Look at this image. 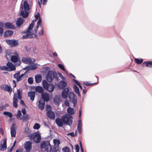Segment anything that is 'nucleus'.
<instances>
[{
    "mask_svg": "<svg viewBox=\"0 0 152 152\" xmlns=\"http://www.w3.org/2000/svg\"><path fill=\"white\" fill-rule=\"evenodd\" d=\"M30 66H31V67L30 68H29L30 70H34L37 68V66H36V65L35 64L30 65Z\"/></svg>",
    "mask_w": 152,
    "mask_h": 152,
    "instance_id": "55",
    "label": "nucleus"
},
{
    "mask_svg": "<svg viewBox=\"0 0 152 152\" xmlns=\"http://www.w3.org/2000/svg\"><path fill=\"white\" fill-rule=\"evenodd\" d=\"M73 81L74 82V83L76 84L78 86H79L80 85V83L77 80L75 79H73Z\"/></svg>",
    "mask_w": 152,
    "mask_h": 152,
    "instance_id": "57",
    "label": "nucleus"
},
{
    "mask_svg": "<svg viewBox=\"0 0 152 152\" xmlns=\"http://www.w3.org/2000/svg\"><path fill=\"white\" fill-rule=\"evenodd\" d=\"M66 85V82L63 80H61L58 83L57 86L59 89H63L65 88Z\"/></svg>",
    "mask_w": 152,
    "mask_h": 152,
    "instance_id": "14",
    "label": "nucleus"
},
{
    "mask_svg": "<svg viewBox=\"0 0 152 152\" xmlns=\"http://www.w3.org/2000/svg\"><path fill=\"white\" fill-rule=\"evenodd\" d=\"M7 148V145L2 144L1 142L0 145V150L4 151L6 150Z\"/></svg>",
    "mask_w": 152,
    "mask_h": 152,
    "instance_id": "34",
    "label": "nucleus"
},
{
    "mask_svg": "<svg viewBox=\"0 0 152 152\" xmlns=\"http://www.w3.org/2000/svg\"><path fill=\"white\" fill-rule=\"evenodd\" d=\"M75 150H79L80 148L78 144H76L75 146Z\"/></svg>",
    "mask_w": 152,
    "mask_h": 152,
    "instance_id": "63",
    "label": "nucleus"
},
{
    "mask_svg": "<svg viewBox=\"0 0 152 152\" xmlns=\"http://www.w3.org/2000/svg\"><path fill=\"white\" fill-rule=\"evenodd\" d=\"M24 148L26 152H30V151L32 148V143L30 141H27L25 144Z\"/></svg>",
    "mask_w": 152,
    "mask_h": 152,
    "instance_id": "11",
    "label": "nucleus"
},
{
    "mask_svg": "<svg viewBox=\"0 0 152 152\" xmlns=\"http://www.w3.org/2000/svg\"><path fill=\"white\" fill-rule=\"evenodd\" d=\"M58 74L59 75V77H60L61 79L64 80L65 79V78L63 77V76L61 73H58Z\"/></svg>",
    "mask_w": 152,
    "mask_h": 152,
    "instance_id": "58",
    "label": "nucleus"
},
{
    "mask_svg": "<svg viewBox=\"0 0 152 152\" xmlns=\"http://www.w3.org/2000/svg\"><path fill=\"white\" fill-rule=\"evenodd\" d=\"M21 111L23 115H25L26 114V111L25 108H22Z\"/></svg>",
    "mask_w": 152,
    "mask_h": 152,
    "instance_id": "60",
    "label": "nucleus"
},
{
    "mask_svg": "<svg viewBox=\"0 0 152 152\" xmlns=\"http://www.w3.org/2000/svg\"><path fill=\"white\" fill-rule=\"evenodd\" d=\"M0 69L9 72L8 69L7 67L6 66H0Z\"/></svg>",
    "mask_w": 152,
    "mask_h": 152,
    "instance_id": "47",
    "label": "nucleus"
},
{
    "mask_svg": "<svg viewBox=\"0 0 152 152\" xmlns=\"http://www.w3.org/2000/svg\"><path fill=\"white\" fill-rule=\"evenodd\" d=\"M24 20L23 18L19 17L16 22V26L19 27L23 23Z\"/></svg>",
    "mask_w": 152,
    "mask_h": 152,
    "instance_id": "17",
    "label": "nucleus"
},
{
    "mask_svg": "<svg viewBox=\"0 0 152 152\" xmlns=\"http://www.w3.org/2000/svg\"><path fill=\"white\" fill-rule=\"evenodd\" d=\"M5 56L6 58L8 60H9V59L11 58V55L12 54L10 50L9 49H7L5 51Z\"/></svg>",
    "mask_w": 152,
    "mask_h": 152,
    "instance_id": "19",
    "label": "nucleus"
},
{
    "mask_svg": "<svg viewBox=\"0 0 152 152\" xmlns=\"http://www.w3.org/2000/svg\"><path fill=\"white\" fill-rule=\"evenodd\" d=\"M67 112L68 113V114L70 115L73 114L75 113L74 109L71 107H69L68 108Z\"/></svg>",
    "mask_w": 152,
    "mask_h": 152,
    "instance_id": "31",
    "label": "nucleus"
},
{
    "mask_svg": "<svg viewBox=\"0 0 152 152\" xmlns=\"http://www.w3.org/2000/svg\"><path fill=\"white\" fill-rule=\"evenodd\" d=\"M53 142L55 145H56L57 146H58L60 144V140L58 139H54L53 140Z\"/></svg>",
    "mask_w": 152,
    "mask_h": 152,
    "instance_id": "39",
    "label": "nucleus"
},
{
    "mask_svg": "<svg viewBox=\"0 0 152 152\" xmlns=\"http://www.w3.org/2000/svg\"><path fill=\"white\" fill-rule=\"evenodd\" d=\"M47 115L51 120H54L56 116L54 112L51 110H49L47 112Z\"/></svg>",
    "mask_w": 152,
    "mask_h": 152,
    "instance_id": "9",
    "label": "nucleus"
},
{
    "mask_svg": "<svg viewBox=\"0 0 152 152\" xmlns=\"http://www.w3.org/2000/svg\"><path fill=\"white\" fill-rule=\"evenodd\" d=\"M0 88L10 93L12 91V89L11 86H8L7 84L5 85V87H4L3 86H1Z\"/></svg>",
    "mask_w": 152,
    "mask_h": 152,
    "instance_id": "15",
    "label": "nucleus"
},
{
    "mask_svg": "<svg viewBox=\"0 0 152 152\" xmlns=\"http://www.w3.org/2000/svg\"><path fill=\"white\" fill-rule=\"evenodd\" d=\"M6 65L8 69L9 72L15 71L16 70L15 66L11 62H8L7 63Z\"/></svg>",
    "mask_w": 152,
    "mask_h": 152,
    "instance_id": "10",
    "label": "nucleus"
},
{
    "mask_svg": "<svg viewBox=\"0 0 152 152\" xmlns=\"http://www.w3.org/2000/svg\"><path fill=\"white\" fill-rule=\"evenodd\" d=\"M54 85L52 83L51 84H50V86L48 87V89L46 90L50 92L51 93L54 91Z\"/></svg>",
    "mask_w": 152,
    "mask_h": 152,
    "instance_id": "27",
    "label": "nucleus"
},
{
    "mask_svg": "<svg viewBox=\"0 0 152 152\" xmlns=\"http://www.w3.org/2000/svg\"><path fill=\"white\" fill-rule=\"evenodd\" d=\"M50 83H49L45 80H43L42 81V85L45 90L48 89V87L50 86Z\"/></svg>",
    "mask_w": 152,
    "mask_h": 152,
    "instance_id": "24",
    "label": "nucleus"
},
{
    "mask_svg": "<svg viewBox=\"0 0 152 152\" xmlns=\"http://www.w3.org/2000/svg\"><path fill=\"white\" fill-rule=\"evenodd\" d=\"M13 31H12L7 30L5 31L4 34V37H10L13 35Z\"/></svg>",
    "mask_w": 152,
    "mask_h": 152,
    "instance_id": "22",
    "label": "nucleus"
},
{
    "mask_svg": "<svg viewBox=\"0 0 152 152\" xmlns=\"http://www.w3.org/2000/svg\"><path fill=\"white\" fill-rule=\"evenodd\" d=\"M62 150L64 152H69L70 149L68 147H66L62 148Z\"/></svg>",
    "mask_w": 152,
    "mask_h": 152,
    "instance_id": "49",
    "label": "nucleus"
},
{
    "mask_svg": "<svg viewBox=\"0 0 152 152\" xmlns=\"http://www.w3.org/2000/svg\"><path fill=\"white\" fill-rule=\"evenodd\" d=\"M50 148L49 150L50 152H56L58 150V149H56L55 146L53 147V148H52L51 146L50 145Z\"/></svg>",
    "mask_w": 152,
    "mask_h": 152,
    "instance_id": "37",
    "label": "nucleus"
},
{
    "mask_svg": "<svg viewBox=\"0 0 152 152\" xmlns=\"http://www.w3.org/2000/svg\"><path fill=\"white\" fill-rule=\"evenodd\" d=\"M28 137H30V140L33 139L36 143H39L41 139V135L38 131L34 134H30Z\"/></svg>",
    "mask_w": 152,
    "mask_h": 152,
    "instance_id": "3",
    "label": "nucleus"
},
{
    "mask_svg": "<svg viewBox=\"0 0 152 152\" xmlns=\"http://www.w3.org/2000/svg\"><path fill=\"white\" fill-rule=\"evenodd\" d=\"M40 128V125L39 124L35 123L33 126V128L34 129H38Z\"/></svg>",
    "mask_w": 152,
    "mask_h": 152,
    "instance_id": "42",
    "label": "nucleus"
},
{
    "mask_svg": "<svg viewBox=\"0 0 152 152\" xmlns=\"http://www.w3.org/2000/svg\"><path fill=\"white\" fill-rule=\"evenodd\" d=\"M11 60L12 61L13 63H17L15 64V65L17 66H19L21 63L20 59L19 58L18 55L12 56L11 57Z\"/></svg>",
    "mask_w": 152,
    "mask_h": 152,
    "instance_id": "7",
    "label": "nucleus"
},
{
    "mask_svg": "<svg viewBox=\"0 0 152 152\" xmlns=\"http://www.w3.org/2000/svg\"><path fill=\"white\" fill-rule=\"evenodd\" d=\"M24 8L25 11H28L29 10V5L26 1L24 2Z\"/></svg>",
    "mask_w": 152,
    "mask_h": 152,
    "instance_id": "28",
    "label": "nucleus"
},
{
    "mask_svg": "<svg viewBox=\"0 0 152 152\" xmlns=\"http://www.w3.org/2000/svg\"><path fill=\"white\" fill-rule=\"evenodd\" d=\"M28 96L30 97V100L33 101L35 98V93L33 91H29L28 93Z\"/></svg>",
    "mask_w": 152,
    "mask_h": 152,
    "instance_id": "23",
    "label": "nucleus"
},
{
    "mask_svg": "<svg viewBox=\"0 0 152 152\" xmlns=\"http://www.w3.org/2000/svg\"><path fill=\"white\" fill-rule=\"evenodd\" d=\"M22 115L21 111L20 110H18V111L17 114V118H20V119H22V118L20 117V116Z\"/></svg>",
    "mask_w": 152,
    "mask_h": 152,
    "instance_id": "45",
    "label": "nucleus"
},
{
    "mask_svg": "<svg viewBox=\"0 0 152 152\" xmlns=\"http://www.w3.org/2000/svg\"><path fill=\"white\" fill-rule=\"evenodd\" d=\"M56 72L55 71L50 70L48 71L46 75V80L49 82H52L53 79L55 78V75Z\"/></svg>",
    "mask_w": 152,
    "mask_h": 152,
    "instance_id": "4",
    "label": "nucleus"
},
{
    "mask_svg": "<svg viewBox=\"0 0 152 152\" xmlns=\"http://www.w3.org/2000/svg\"><path fill=\"white\" fill-rule=\"evenodd\" d=\"M30 131L28 127H26L25 128L24 130V132L26 134H30Z\"/></svg>",
    "mask_w": 152,
    "mask_h": 152,
    "instance_id": "50",
    "label": "nucleus"
},
{
    "mask_svg": "<svg viewBox=\"0 0 152 152\" xmlns=\"http://www.w3.org/2000/svg\"><path fill=\"white\" fill-rule=\"evenodd\" d=\"M35 19H34V20H35V21L39 19V18H41L40 14L39 12L37 13L35 15Z\"/></svg>",
    "mask_w": 152,
    "mask_h": 152,
    "instance_id": "43",
    "label": "nucleus"
},
{
    "mask_svg": "<svg viewBox=\"0 0 152 152\" xmlns=\"http://www.w3.org/2000/svg\"><path fill=\"white\" fill-rule=\"evenodd\" d=\"M35 91L36 92L41 94L44 93V88L40 86H37L35 87Z\"/></svg>",
    "mask_w": 152,
    "mask_h": 152,
    "instance_id": "21",
    "label": "nucleus"
},
{
    "mask_svg": "<svg viewBox=\"0 0 152 152\" xmlns=\"http://www.w3.org/2000/svg\"><path fill=\"white\" fill-rule=\"evenodd\" d=\"M20 103L22 106H26L25 103L23 100H20Z\"/></svg>",
    "mask_w": 152,
    "mask_h": 152,
    "instance_id": "64",
    "label": "nucleus"
},
{
    "mask_svg": "<svg viewBox=\"0 0 152 152\" xmlns=\"http://www.w3.org/2000/svg\"><path fill=\"white\" fill-rule=\"evenodd\" d=\"M42 77L41 75L38 74L35 76V81L37 83L40 82L42 80Z\"/></svg>",
    "mask_w": 152,
    "mask_h": 152,
    "instance_id": "26",
    "label": "nucleus"
},
{
    "mask_svg": "<svg viewBox=\"0 0 152 152\" xmlns=\"http://www.w3.org/2000/svg\"><path fill=\"white\" fill-rule=\"evenodd\" d=\"M79 142L80 146V148L81 151V152H84V149L83 147L82 142H81V141L80 140L79 141Z\"/></svg>",
    "mask_w": 152,
    "mask_h": 152,
    "instance_id": "53",
    "label": "nucleus"
},
{
    "mask_svg": "<svg viewBox=\"0 0 152 152\" xmlns=\"http://www.w3.org/2000/svg\"><path fill=\"white\" fill-rule=\"evenodd\" d=\"M25 50L27 52H30V51L31 50V49L30 48H29V47L26 46L25 47Z\"/></svg>",
    "mask_w": 152,
    "mask_h": 152,
    "instance_id": "62",
    "label": "nucleus"
},
{
    "mask_svg": "<svg viewBox=\"0 0 152 152\" xmlns=\"http://www.w3.org/2000/svg\"><path fill=\"white\" fill-rule=\"evenodd\" d=\"M134 61L137 64H141L143 61V59L142 58H135L134 59Z\"/></svg>",
    "mask_w": 152,
    "mask_h": 152,
    "instance_id": "35",
    "label": "nucleus"
},
{
    "mask_svg": "<svg viewBox=\"0 0 152 152\" xmlns=\"http://www.w3.org/2000/svg\"><path fill=\"white\" fill-rule=\"evenodd\" d=\"M41 95L42 98L44 102H48L50 100L49 95L47 93L44 92Z\"/></svg>",
    "mask_w": 152,
    "mask_h": 152,
    "instance_id": "12",
    "label": "nucleus"
},
{
    "mask_svg": "<svg viewBox=\"0 0 152 152\" xmlns=\"http://www.w3.org/2000/svg\"><path fill=\"white\" fill-rule=\"evenodd\" d=\"M145 64V66L147 67L151 68L152 67V61H147L144 62L142 64V66H144Z\"/></svg>",
    "mask_w": 152,
    "mask_h": 152,
    "instance_id": "25",
    "label": "nucleus"
},
{
    "mask_svg": "<svg viewBox=\"0 0 152 152\" xmlns=\"http://www.w3.org/2000/svg\"><path fill=\"white\" fill-rule=\"evenodd\" d=\"M6 43L10 45L11 47H15L19 45V42L18 40L15 39H7Z\"/></svg>",
    "mask_w": 152,
    "mask_h": 152,
    "instance_id": "6",
    "label": "nucleus"
},
{
    "mask_svg": "<svg viewBox=\"0 0 152 152\" xmlns=\"http://www.w3.org/2000/svg\"><path fill=\"white\" fill-rule=\"evenodd\" d=\"M60 101L61 102L60 97L57 96H55L53 99V102L57 106H59L60 105Z\"/></svg>",
    "mask_w": 152,
    "mask_h": 152,
    "instance_id": "18",
    "label": "nucleus"
},
{
    "mask_svg": "<svg viewBox=\"0 0 152 152\" xmlns=\"http://www.w3.org/2000/svg\"><path fill=\"white\" fill-rule=\"evenodd\" d=\"M22 61L23 63L28 64L32 62V60L30 58H25L22 59Z\"/></svg>",
    "mask_w": 152,
    "mask_h": 152,
    "instance_id": "29",
    "label": "nucleus"
},
{
    "mask_svg": "<svg viewBox=\"0 0 152 152\" xmlns=\"http://www.w3.org/2000/svg\"><path fill=\"white\" fill-rule=\"evenodd\" d=\"M4 28L6 29H15V26L10 22H6L4 24Z\"/></svg>",
    "mask_w": 152,
    "mask_h": 152,
    "instance_id": "13",
    "label": "nucleus"
},
{
    "mask_svg": "<svg viewBox=\"0 0 152 152\" xmlns=\"http://www.w3.org/2000/svg\"><path fill=\"white\" fill-rule=\"evenodd\" d=\"M3 114L6 115L10 118H12L13 116V114L12 113L10 112L5 111L3 112Z\"/></svg>",
    "mask_w": 152,
    "mask_h": 152,
    "instance_id": "32",
    "label": "nucleus"
},
{
    "mask_svg": "<svg viewBox=\"0 0 152 152\" xmlns=\"http://www.w3.org/2000/svg\"><path fill=\"white\" fill-rule=\"evenodd\" d=\"M82 126V125L81 124V119H79L78 121V124L77 125V127H81Z\"/></svg>",
    "mask_w": 152,
    "mask_h": 152,
    "instance_id": "59",
    "label": "nucleus"
},
{
    "mask_svg": "<svg viewBox=\"0 0 152 152\" xmlns=\"http://www.w3.org/2000/svg\"><path fill=\"white\" fill-rule=\"evenodd\" d=\"M29 15V12L27 11L21 10L19 15L22 16L23 18H26L28 17Z\"/></svg>",
    "mask_w": 152,
    "mask_h": 152,
    "instance_id": "20",
    "label": "nucleus"
},
{
    "mask_svg": "<svg viewBox=\"0 0 152 152\" xmlns=\"http://www.w3.org/2000/svg\"><path fill=\"white\" fill-rule=\"evenodd\" d=\"M42 19L41 18H39V20H38L37 22V25L38 26H40V27H42L41 25Z\"/></svg>",
    "mask_w": 152,
    "mask_h": 152,
    "instance_id": "52",
    "label": "nucleus"
},
{
    "mask_svg": "<svg viewBox=\"0 0 152 152\" xmlns=\"http://www.w3.org/2000/svg\"><path fill=\"white\" fill-rule=\"evenodd\" d=\"M73 88L76 93L80 92L79 89L76 85L74 84L73 86Z\"/></svg>",
    "mask_w": 152,
    "mask_h": 152,
    "instance_id": "38",
    "label": "nucleus"
},
{
    "mask_svg": "<svg viewBox=\"0 0 152 152\" xmlns=\"http://www.w3.org/2000/svg\"><path fill=\"white\" fill-rule=\"evenodd\" d=\"M67 134L68 135H70L72 137H75L76 135V131H75V134H74L73 132H72L71 133H68Z\"/></svg>",
    "mask_w": 152,
    "mask_h": 152,
    "instance_id": "54",
    "label": "nucleus"
},
{
    "mask_svg": "<svg viewBox=\"0 0 152 152\" xmlns=\"http://www.w3.org/2000/svg\"><path fill=\"white\" fill-rule=\"evenodd\" d=\"M17 129V126L15 123H13L10 128V133L12 137H15L16 133V130Z\"/></svg>",
    "mask_w": 152,
    "mask_h": 152,
    "instance_id": "8",
    "label": "nucleus"
},
{
    "mask_svg": "<svg viewBox=\"0 0 152 152\" xmlns=\"http://www.w3.org/2000/svg\"><path fill=\"white\" fill-rule=\"evenodd\" d=\"M24 75V74H23L19 75L17 78H16V79L17 82H18L22 80L23 79V77Z\"/></svg>",
    "mask_w": 152,
    "mask_h": 152,
    "instance_id": "36",
    "label": "nucleus"
},
{
    "mask_svg": "<svg viewBox=\"0 0 152 152\" xmlns=\"http://www.w3.org/2000/svg\"><path fill=\"white\" fill-rule=\"evenodd\" d=\"M34 26V24L32 23H30L28 27L27 28V30L28 31H30L33 28Z\"/></svg>",
    "mask_w": 152,
    "mask_h": 152,
    "instance_id": "40",
    "label": "nucleus"
},
{
    "mask_svg": "<svg viewBox=\"0 0 152 152\" xmlns=\"http://www.w3.org/2000/svg\"><path fill=\"white\" fill-rule=\"evenodd\" d=\"M95 77H96V78L97 79V82L94 83H89V82L88 81L84 82L83 83V84L84 85H86V86H91V85L95 84L97 83L98 82V77L97 76H96Z\"/></svg>",
    "mask_w": 152,
    "mask_h": 152,
    "instance_id": "33",
    "label": "nucleus"
},
{
    "mask_svg": "<svg viewBox=\"0 0 152 152\" xmlns=\"http://www.w3.org/2000/svg\"><path fill=\"white\" fill-rule=\"evenodd\" d=\"M73 117L72 115L68 114H65L62 116L61 119L57 118L55 120L56 124L59 127H62L63 124L67 125L69 126L72 125L73 122Z\"/></svg>",
    "mask_w": 152,
    "mask_h": 152,
    "instance_id": "1",
    "label": "nucleus"
},
{
    "mask_svg": "<svg viewBox=\"0 0 152 152\" xmlns=\"http://www.w3.org/2000/svg\"><path fill=\"white\" fill-rule=\"evenodd\" d=\"M50 145V142L48 141H42L40 143V147L41 149H45L46 152L49 151V148Z\"/></svg>",
    "mask_w": 152,
    "mask_h": 152,
    "instance_id": "5",
    "label": "nucleus"
},
{
    "mask_svg": "<svg viewBox=\"0 0 152 152\" xmlns=\"http://www.w3.org/2000/svg\"><path fill=\"white\" fill-rule=\"evenodd\" d=\"M31 67V66L30 65H28L26 66H25L24 68H23V69L24 70H26L28 69L29 68H30Z\"/></svg>",
    "mask_w": 152,
    "mask_h": 152,
    "instance_id": "61",
    "label": "nucleus"
},
{
    "mask_svg": "<svg viewBox=\"0 0 152 152\" xmlns=\"http://www.w3.org/2000/svg\"><path fill=\"white\" fill-rule=\"evenodd\" d=\"M33 33L31 32L28 31V32L26 34L23 35L21 37V38L23 39H25L27 38H32L33 37Z\"/></svg>",
    "mask_w": 152,
    "mask_h": 152,
    "instance_id": "16",
    "label": "nucleus"
},
{
    "mask_svg": "<svg viewBox=\"0 0 152 152\" xmlns=\"http://www.w3.org/2000/svg\"><path fill=\"white\" fill-rule=\"evenodd\" d=\"M44 34V31L42 29L38 32V35L40 36H41L42 35Z\"/></svg>",
    "mask_w": 152,
    "mask_h": 152,
    "instance_id": "56",
    "label": "nucleus"
},
{
    "mask_svg": "<svg viewBox=\"0 0 152 152\" xmlns=\"http://www.w3.org/2000/svg\"><path fill=\"white\" fill-rule=\"evenodd\" d=\"M28 83L29 84H31L33 83V79L32 77H29L28 80Z\"/></svg>",
    "mask_w": 152,
    "mask_h": 152,
    "instance_id": "46",
    "label": "nucleus"
},
{
    "mask_svg": "<svg viewBox=\"0 0 152 152\" xmlns=\"http://www.w3.org/2000/svg\"><path fill=\"white\" fill-rule=\"evenodd\" d=\"M58 66L63 71H66L63 65L61 64H58Z\"/></svg>",
    "mask_w": 152,
    "mask_h": 152,
    "instance_id": "44",
    "label": "nucleus"
},
{
    "mask_svg": "<svg viewBox=\"0 0 152 152\" xmlns=\"http://www.w3.org/2000/svg\"><path fill=\"white\" fill-rule=\"evenodd\" d=\"M20 71L15 73L13 75V77L14 78L16 79L17 78L19 75H20Z\"/></svg>",
    "mask_w": 152,
    "mask_h": 152,
    "instance_id": "51",
    "label": "nucleus"
},
{
    "mask_svg": "<svg viewBox=\"0 0 152 152\" xmlns=\"http://www.w3.org/2000/svg\"><path fill=\"white\" fill-rule=\"evenodd\" d=\"M18 97L17 94L15 93L14 94L13 97V102H18Z\"/></svg>",
    "mask_w": 152,
    "mask_h": 152,
    "instance_id": "41",
    "label": "nucleus"
},
{
    "mask_svg": "<svg viewBox=\"0 0 152 152\" xmlns=\"http://www.w3.org/2000/svg\"><path fill=\"white\" fill-rule=\"evenodd\" d=\"M63 89L61 93L62 98L66 99L68 97L70 100L73 103L74 106H75L77 103V97L75 94L73 92H69V87Z\"/></svg>",
    "mask_w": 152,
    "mask_h": 152,
    "instance_id": "2",
    "label": "nucleus"
},
{
    "mask_svg": "<svg viewBox=\"0 0 152 152\" xmlns=\"http://www.w3.org/2000/svg\"><path fill=\"white\" fill-rule=\"evenodd\" d=\"M29 118V116L28 114L26 115H23V121H24L26 120H28Z\"/></svg>",
    "mask_w": 152,
    "mask_h": 152,
    "instance_id": "48",
    "label": "nucleus"
},
{
    "mask_svg": "<svg viewBox=\"0 0 152 152\" xmlns=\"http://www.w3.org/2000/svg\"><path fill=\"white\" fill-rule=\"evenodd\" d=\"M44 102H42L40 100L39 101V108L41 110H42L44 108L45 104Z\"/></svg>",
    "mask_w": 152,
    "mask_h": 152,
    "instance_id": "30",
    "label": "nucleus"
}]
</instances>
